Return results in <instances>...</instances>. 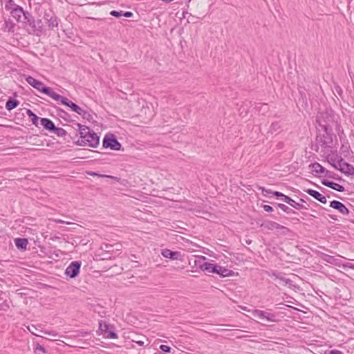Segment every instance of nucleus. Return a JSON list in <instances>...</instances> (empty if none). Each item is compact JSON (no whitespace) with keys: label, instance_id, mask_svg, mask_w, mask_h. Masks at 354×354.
Listing matches in <instances>:
<instances>
[{"label":"nucleus","instance_id":"7c9ffc66","mask_svg":"<svg viewBox=\"0 0 354 354\" xmlns=\"http://www.w3.org/2000/svg\"><path fill=\"white\" fill-rule=\"evenodd\" d=\"M259 189H261V190L262 194H263V196H268V194H272V195L274 196V195L273 194V193H274V192H272V190H270V189H266V188H264V187H259Z\"/></svg>","mask_w":354,"mask_h":354},{"label":"nucleus","instance_id":"c03bdc74","mask_svg":"<svg viewBox=\"0 0 354 354\" xmlns=\"http://www.w3.org/2000/svg\"><path fill=\"white\" fill-rule=\"evenodd\" d=\"M113 245H106V249L107 250L108 252H113Z\"/></svg>","mask_w":354,"mask_h":354},{"label":"nucleus","instance_id":"2f4dec72","mask_svg":"<svg viewBox=\"0 0 354 354\" xmlns=\"http://www.w3.org/2000/svg\"><path fill=\"white\" fill-rule=\"evenodd\" d=\"M104 337L106 338H109V339H117L118 337L117 333H115V332H113V331H109L108 333L104 335Z\"/></svg>","mask_w":354,"mask_h":354},{"label":"nucleus","instance_id":"ddd939ff","mask_svg":"<svg viewBox=\"0 0 354 354\" xmlns=\"http://www.w3.org/2000/svg\"><path fill=\"white\" fill-rule=\"evenodd\" d=\"M44 19L48 22V26L50 29H53L58 26V21L56 16L51 13L45 12Z\"/></svg>","mask_w":354,"mask_h":354},{"label":"nucleus","instance_id":"37998d69","mask_svg":"<svg viewBox=\"0 0 354 354\" xmlns=\"http://www.w3.org/2000/svg\"><path fill=\"white\" fill-rule=\"evenodd\" d=\"M54 221L56 223H67V224H70L71 223L70 222H66V221H62L61 219H55Z\"/></svg>","mask_w":354,"mask_h":354},{"label":"nucleus","instance_id":"72a5a7b5","mask_svg":"<svg viewBox=\"0 0 354 354\" xmlns=\"http://www.w3.org/2000/svg\"><path fill=\"white\" fill-rule=\"evenodd\" d=\"M328 162L336 169H339L338 160H335L333 158L328 160Z\"/></svg>","mask_w":354,"mask_h":354},{"label":"nucleus","instance_id":"f3484780","mask_svg":"<svg viewBox=\"0 0 354 354\" xmlns=\"http://www.w3.org/2000/svg\"><path fill=\"white\" fill-rule=\"evenodd\" d=\"M216 264L205 262L203 264L199 265V268L201 270L209 272L214 273L215 271V268Z\"/></svg>","mask_w":354,"mask_h":354},{"label":"nucleus","instance_id":"f03ea898","mask_svg":"<svg viewBox=\"0 0 354 354\" xmlns=\"http://www.w3.org/2000/svg\"><path fill=\"white\" fill-rule=\"evenodd\" d=\"M55 101L59 102L64 105H66L71 109V110L80 115H82L83 118H86V115H87V112L82 109L81 107L77 106L74 102L70 101L66 97H64L59 94H57L55 97L54 98Z\"/></svg>","mask_w":354,"mask_h":354},{"label":"nucleus","instance_id":"bb28decb","mask_svg":"<svg viewBox=\"0 0 354 354\" xmlns=\"http://www.w3.org/2000/svg\"><path fill=\"white\" fill-rule=\"evenodd\" d=\"M281 128V125L279 122H274L271 124L270 127V131L271 133H276L279 131Z\"/></svg>","mask_w":354,"mask_h":354},{"label":"nucleus","instance_id":"e433bc0d","mask_svg":"<svg viewBox=\"0 0 354 354\" xmlns=\"http://www.w3.org/2000/svg\"><path fill=\"white\" fill-rule=\"evenodd\" d=\"M325 174V176H327L328 178H334V179H336V177H335V174H334L333 172L332 171H328L326 170V172L324 173Z\"/></svg>","mask_w":354,"mask_h":354},{"label":"nucleus","instance_id":"6ab92c4d","mask_svg":"<svg viewBox=\"0 0 354 354\" xmlns=\"http://www.w3.org/2000/svg\"><path fill=\"white\" fill-rule=\"evenodd\" d=\"M28 239L24 238H17L15 239V243L18 249L26 250L28 245Z\"/></svg>","mask_w":354,"mask_h":354},{"label":"nucleus","instance_id":"b1692460","mask_svg":"<svg viewBox=\"0 0 354 354\" xmlns=\"http://www.w3.org/2000/svg\"><path fill=\"white\" fill-rule=\"evenodd\" d=\"M19 102L17 100H13L12 98H10L8 100L6 104V108L7 110H12L15 108H16L19 105Z\"/></svg>","mask_w":354,"mask_h":354},{"label":"nucleus","instance_id":"f257e3e1","mask_svg":"<svg viewBox=\"0 0 354 354\" xmlns=\"http://www.w3.org/2000/svg\"><path fill=\"white\" fill-rule=\"evenodd\" d=\"M26 80V82L32 87L41 91V93L48 95L53 100L57 94V93L53 91L51 88L46 86L43 82L35 79L31 76L27 77Z\"/></svg>","mask_w":354,"mask_h":354},{"label":"nucleus","instance_id":"423d86ee","mask_svg":"<svg viewBox=\"0 0 354 354\" xmlns=\"http://www.w3.org/2000/svg\"><path fill=\"white\" fill-rule=\"evenodd\" d=\"M81 265L82 263L80 261H75L71 262L65 270V274L71 278L76 277L80 273Z\"/></svg>","mask_w":354,"mask_h":354},{"label":"nucleus","instance_id":"2eb2a0df","mask_svg":"<svg viewBox=\"0 0 354 354\" xmlns=\"http://www.w3.org/2000/svg\"><path fill=\"white\" fill-rule=\"evenodd\" d=\"M305 192L307 194H308L310 196H311L312 197L315 198L316 200L321 202L322 203H324V204L326 203V202H327L326 198L324 195L320 194L319 192H317L316 190L311 189H308L305 190Z\"/></svg>","mask_w":354,"mask_h":354},{"label":"nucleus","instance_id":"c756f323","mask_svg":"<svg viewBox=\"0 0 354 354\" xmlns=\"http://www.w3.org/2000/svg\"><path fill=\"white\" fill-rule=\"evenodd\" d=\"M277 231L278 233L281 235H287L290 232V229L281 225H279V227Z\"/></svg>","mask_w":354,"mask_h":354},{"label":"nucleus","instance_id":"49530a36","mask_svg":"<svg viewBox=\"0 0 354 354\" xmlns=\"http://www.w3.org/2000/svg\"><path fill=\"white\" fill-rule=\"evenodd\" d=\"M88 174L91 176H98V174L96 172H93V171L88 173Z\"/></svg>","mask_w":354,"mask_h":354},{"label":"nucleus","instance_id":"4c0bfd02","mask_svg":"<svg viewBox=\"0 0 354 354\" xmlns=\"http://www.w3.org/2000/svg\"><path fill=\"white\" fill-rule=\"evenodd\" d=\"M160 348L164 351V352H169L171 350V348L167 345H160Z\"/></svg>","mask_w":354,"mask_h":354},{"label":"nucleus","instance_id":"a878e982","mask_svg":"<svg viewBox=\"0 0 354 354\" xmlns=\"http://www.w3.org/2000/svg\"><path fill=\"white\" fill-rule=\"evenodd\" d=\"M27 115L31 119V121L32 122L33 124H35L36 127H38V120H39V117H37L31 110L30 109H28L27 111Z\"/></svg>","mask_w":354,"mask_h":354},{"label":"nucleus","instance_id":"473e14b6","mask_svg":"<svg viewBox=\"0 0 354 354\" xmlns=\"http://www.w3.org/2000/svg\"><path fill=\"white\" fill-rule=\"evenodd\" d=\"M35 351L38 352V354H41L46 353V349L41 345L37 344L35 348Z\"/></svg>","mask_w":354,"mask_h":354},{"label":"nucleus","instance_id":"6e6552de","mask_svg":"<svg viewBox=\"0 0 354 354\" xmlns=\"http://www.w3.org/2000/svg\"><path fill=\"white\" fill-rule=\"evenodd\" d=\"M339 169L342 173L346 175L354 174V167L351 164L344 161L342 158L338 159Z\"/></svg>","mask_w":354,"mask_h":354},{"label":"nucleus","instance_id":"58836bf2","mask_svg":"<svg viewBox=\"0 0 354 354\" xmlns=\"http://www.w3.org/2000/svg\"><path fill=\"white\" fill-rule=\"evenodd\" d=\"M263 209L266 211V212H272L273 211V208L272 207L270 206V205H263Z\"/></svg>","mask_w":354,"mask_h":354},{"label":"nucleus","instance_id":"0eeeda50","mask_svg":"<svg viewBox=\"0 0 354 354\" xmlns=\"http://www.w3.org/2000/svg\"><path fill=\"white\" fill-rule=\"evenodd\" d=\"M273 194L277 197H279L283 201L289 204L290 206H292V207H294L297 209H301L304 208V206L303 205H301V204L295 202L294 200H292L289 196H286L279 192H275L273 193Z\"/></svg>","mask_w":354,"mask_h":354},{"label":"nucleus","instance_id":"f704fd0d","mask_svg":"<svg viewBox=\"0 0 354 354\" xmlns=\"http://www.w3.org/2000/svg\"><path fill=\"white\" fill-rule=\"evenodd\" d=\"M41 332L44 333V334H46V335H50V336H52L53 337H59L58 334L56 333L53 330H41Z\"/></svg>","mask_w":354,"mask_h":354},{"label":"nucleus","instance_id":"5701e85b","mask_svg":"<svg viewBox=\"0 0 354 354\" xmlns=\"http://www.w3.org/2000/svg\"><path fill=\"white\" fill-rule=\"evenodd\" d=\"M279 225L280 224H279L274 221H270L265 222L263 224V226L265 228L270 230H278V229L279 227Z\"/></svg>","mask_w":354,"mask_h":354},{"label":"nucleus","instance_id":"5fc2aeb1","mask_svg":"<svg viewBox=\"0 0 354 354\" xmlns=\"http://www.w3.org/2000/svg\"><path fill=\"white\" fill-rule=\"evenodd\" d=\"M185 1L189 2L191 0H185Z\"/></svg>","mask_w":354,"mask_h":354},{"label":"nucleus","instance_id":"c9c22d12","mask_svg":"<svg viewBox=\"0 0 354 354\" xmlns=\"http://www.w3.org/2000/svg\"><path fill=\"white\" fill-rule=\"evenodd\" d=\"M110 15L115 17H120L122 16V11L112 10L111 11Z\"/></svg>","mask_w":354,"mask_h":354},{"label":"nucleus","instance_id":"09e8293b","mask_svg":"<svg viewBox=\"0 0 354 354\" xmlns=\"http://www.w3.org/2000/svg\"><path fill=\"white\" fill-rule=\"evenodd\" d=\"M115 246H116V248H115L116 250H121L120 245L117 244Z\"/></svg>","mask_w":354,"mask_h":354},{"label":"nucleus","instance_id":"4468645a","mask_svg":"<svg viewBox=\"0 0 354 354\" xmlns=\"http://www.w3.org/2000/svg\"><path fill=\"white\" fill-rule=\"evenodd\" d=\"M161 254L165 258H168L171 260H178L180 259L181 254L180 252H173L169 249H163L161 251Z\"/></svg>","mask_w":354,"mask_h":354},{"label":"nucleus","instance_id":"de8ad7c7","mask_svg":"<svg viewBox=\"0 0 354 354\" xmlns=\"http://www.w3.org/2000/svg\"><path fill=\"white\" fill-rule=\"evenodd\" d=\"M239 308L245 311L250 312V310H249L246 306H239Z\"/></svg>","mask_w":354,"mask_h":354},{"label":"nucleus","instance_id":"a18cd8bd","mask_svg":"<svg viewBox=\"0 0 354 354\" xmlns=\"http://www.w3.org/2000/svg\"><path fill=\"white\" fill-rule=\"evenodd\" d=\"M330 354H343V353L338 350H333L330 352Z\"/></svg>","mask_w":354,"mask_h":354},{"label":"nucleus","instance_id":"3c124183","mask_svg":"<svg viewBox=\"0 0 354 354\" xmlns=\"http://www.w3.org/2000/svg\"><path fill=\"white\" fill-rule=\"evenodd\" d=\"M328 259H327V261L330 262V260L332 259L333 257L331 256H328Z\"/></svg>","mask_w":354,"mask_h":354},{"label":"nucleus","instance_id":"79ce46f5","mask_svg":"<svg viewBox=\"0 0 354 354\" xmlns=\"http://www.w3.org/2000/svg\"><path fill=\"white\" fill-rule=\"evenodd\" d=\"M122 15L126 17H131L133 16V13L131 12H129V11H127V12H122Z\"/></svg>","mask_w":354,"mask_h":354},{"label":"nucleus","instance_id":"20e7f679","mask_svg":"<svg viewBox=\"0 0 354 354\" xmlns=\"http://www.w3.org/2000/svg\"><path fill=\"white\" fill-rule=\"evenodd\" d=\"M319 125L324 129V133L317 138L318 143L323 147H331L333 140L331 134L327 132L328 125L319 123Z\"/></svg>","mask_w":354,"mask_h":354},{"label":"nucleus","instance_id":"cd10ccee","mask_svg":"<svg viewBox=\"0 0 354 354\" xmlns=\"http://www.w3.org/2000/svg\"><path fill=\"white\" fill-rule=\"evenodd\" d=\"M53 131L55 134L59 137H63L66 134V131L64 129L56 127H55Z\"/></svg>","mask_w":354,"mask_h":354},{"label":"nucleus","instance_id":"4be33fe9","mask_svg":"<svg viewBox=\"0 0 354 354\" xmlns=\"http://www.w3.org/2000/svg\"><path fill=\"white\" fill-rule=\"evenodd\" d=\"M310 167H311L312 171L317 174L325 173L326 171V169L318 162L311 164Z\"/></svg>","mask_w":354,"mask_h":354},{"label":"nucleus","instance_id":"a211bd4d","mask_svg":"<svg viewBox=\"0 0 354 354\" xmlns=\"http://www.w3.org/2000/svg\"><path fill=\"white\" fill-rule=\"evenodd\" d=\"M232 271L230 270H228L224 267H222L221 266L216 265L215 268V271L214 273H216L222 277H228L231 275Z\"/></svg>","mask_w":354,"mask_h":354},{"label":"nucleus","instance_id":"412c9836","mask_svg":"<svg viewBox=\"0 0 354 354\" xmlns=\"http://www.w3.org/2000/svg\"><path fill=\"white\" fill-rule=\"evenodd\" d=\"M113 328V326L112 325H110L106 322H103L102 321L99 322V330L102 332V333H104V335L108 333L110 329Z\"/></svg>","mask_w":354,"mask_h":354},{"label":"nucleus","instance_id":"7ed1b4c3","mask_svg":"<svg viewBox=\"0 0 354 354\" xmlns=\"http://www.w3.org/2000/svg\"><path fill=\"white\" fill-rule=\"evenodd\" d=\"M10 15L17 22L30 24V14L28 12H25L21 6H18L15 10H12Z\"/></svg>","mask_w":354,"mask_h":354},{"label":"nucleus","instance_id":"39448f33","mask_svg":"<svg viewBox=\"0 0 354 354\" xmlns=\"http://www.w3.org/2000/svg\"><path fill=\"white\" fill-rule=\"evenodd\" d=\"M103 147L110 148L112 150H120L121 144L117 140L113 134L106 135L103 139Z\"/></svg>","mask_w":354,"mask_h":354},{"label":"nucleus","instance_id":"dca6fc26","mask_svg":"<svg viewBox=\"0 0 354 354\" xmlns=\"http://www.w3.org/2000/svg\"><path fill=\"white\" fill-rule=\"evenodd\" d=\"M322 183L324 185L327 186V187H328L334 190L338 191L339 192H343L345 190L344 187L342 185H341L338 183L332 182V181H329L328 180H323L322 181Z\"/></svg>","mask_w":354,"mask_h":354},{"label":"nucleus","instance_id":"f8f14e48","mask_svg":"<svg viewBox=\"0 0 354 354\" xmlns=\"http://www.w3.org/2000/svg\"><path fill=\"white\" fill-rule=\"evenodd\" d=\"M330 207L337 209L339 213L343 215H348L349 214L348 209L341 202L338 201H333L330 203Z\"/></svg>","mask_w":354,"mask_h":354},{"label":"nucleus","instance_id":"864d4df0","mask_svg":"<svg viewBox=\"0 0 354 354\" xmlns=\"http://www.w3.org/2000/svg\"><path fill=\"white\" fill-rule=\"evenodd\" d=\"M138 344H139L140 345H142V344H143V342H138Z\"/></svg>","mask_w":354,"mask_h":354},{"label":"nucleus","instance_id":"ea45409f","mask_svg":"<svg viewBox=\"0 0 354 354\" xmlns=\"http://www.w3.org/2000/svg\"><path fill=\"white\" fill-rule=\"evenodd\" d=\"M98 177L117 179V178L112 176H109V175H105V174H98Z\"/></svg>","mask_w":354,"mask_h":354},{"label":"nucleus","instance_id":"c85d7f7f","mask_svg":"<svg viewBox=\"0 0 354 354\" xmlns=\"http://www.w3.org/2000/svg\"><path fill=\"white\" fill-rule=\"evenodd\" d=\"M278 207L287 214H295V212L284 204H279Z\"/></svg>","mask_w":354,"mask_h":354},{"label":"nucleus","instance_id":"1a4fd4ad","mask_svg":"<svg viewBox=\"0 0 354 354\" xmlns=\"http://www.w3.org/2000/svg\"><path fill=\"white\" fill-rule=\"evenodd\" d=\"M85 142H88L86 145L95 148L98 146L100 143V137L97 136L96 133H95L93 130L87 135V136L84 140Z\"/></svg>","mask_w":354,"mask_h":354},{"label":"nucleus","instance_id":"a19ab883","mask_svg":"<svg viewBox=\"0 0 354 354\" xmlns=\"http://www.w3.org/2000/svg\"><path fill=\"white\" fill-rule=\"evenodd\" d=\"M344 267L351 268V269L354 270V264L352 263H350V262H348V263L344 264Z\"/></svg>","mask_w":354,"mask_h":354},{"label":"nucleus","instance_id":"9d476101","mask_svg":"<svg viewBox=\"0 0 354 354\" xmlns=\"http://www.w3.org/2000/svg\"><path fill=\"white\" fill-rule=\"evenodd\" d=\"M79 128V133L80 135V139L77 141V145L80 146H85L88 142H85L84 140L87 136V135L91 132V129L84 125H81L80 124H77Z\"/></svg>","mask_w":354,"mask_h":354},{"label":"nucleus","instance_id":"aec40b11","mask_svg":"<svg viewBox=\"0 0 354 354\" xmlns=\"http://www.w3.org/2000/svg\"><path fill=\"white\" fill-rule=\"evenodd\" d=\"M40 121L41 124L47 130L52 131L55 127L54 123L50 119L41 118Z\"/></svg>","mask_w":354,"mask_h":354},{"label":"nucleus","instance_id":"603ef678","mask_svg":"<svg viewBox=\"0 0 354 354\" xmlns=\"http://www.w3.org/2000/svg\"><path fill=\"white\" fill-rule=\"evenodd\" d=\"M28 330L31 332V333H32V334H34V335H36V334H35L32 330H31V329H30V328H28Z\"/></svg>","mask_w":354,"mask_h":354},{"label":"nucleus","instance_id":"393cba45","mask_svg":"<svg viewBox=\"0 0 354 354\" xmlns=\"http://www.w3.org/2000/svg\"><path fill=\"white\" fill-rule=\"evenodd\" d=\"M19 6L17 5L14 0H8L5 3V9L10 12L15 10Z\"/></svg>","mask_w":354,"mask_h":354},{"label":"nucleus","instance_id":"9b49d317","mask_svg":"<svg viewBox=\"0 0 354 354\" xmlns=\"http://www.w3.org/2000/svg\"><path fill=\"white\" fill-rule=\"evenodd\" d=\"M252 313L254 317H257L260 319H266L269 322L276 321V315L273 313H270L257 309L252 310Z\"/></svg>","mask_w":354,"mask_h":354},{"label":"nucleus","instance_id":"8fccbe9b","mask_svg":"<svg viewBox=\"0 0 354 354\" xmlns=\"http://www.w3.org/2000/svg\"><path fill=\"white\" fill-rule=\"evenodd\" d=\"M205 257L203 256L198 257V261L205 260Z\"/></svg>","mask_w":354,"mask_h":354}]
</instances>
